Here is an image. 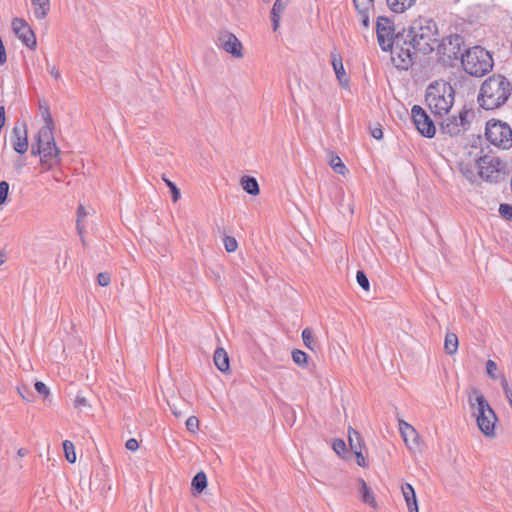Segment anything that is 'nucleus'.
Here are the masks:
<instances>
[{"label":"nucleus","instance_id":"obj_42","mask_svg":"<svg viewBox=\"0 0 512 512\" xmlns=\"http://www.w3.org/2000/svg\"><path fill=\"white\" fill-rule=\"evenodd\" d=\"M74 406L75 408L82 410L85 407H89V404L87 399L83 395L78 394L75 398Z\"/></svg>","mask_w":512,"mask_h":512},{"label":"nucleus","instance_id":"obj_59","mask_svg":"<svg viewBox=\"0 0 512 512\" xmlns=\"http://www.w3.org/2000/svg\"><path fill=\"white\" fill-rule=\"evenodd\" d=\"M214 352H219V353H222V352H226L224 348L222 347H218Z\"/></svg>","mask_w":512,"mask_h":512},{"label":"nucleus","instance_id":"obj_33","mask_svg":"<svg viewBox=\"0 0 512 512\" xmlns=\"http://www.w3.org/2000/svg\"><path fill=\"white\" fill-rule=\"evenodd\" d=\"M87 216V212L82 205H79L77 209V230L80 235L83 234L84 226L81 224L84 218Z\"/></svg>","mask_w":512,"mask_h":512},{"label":"nucleus","instance_id":"obj_20","mask_svg":"<svg viewBox=\"0 0 512 512\" xmlns=\"http://www.w3.org/2000/svg\"><path fill=\"white\" fill-rule=\"evenodd\" d=\"M33 14L38 20H43L50 11V0L31 1Z\"/></svg>","mask_w":512,"mask_h":512},{"label":"nucleus","instance_id":"obj_61","mask_svg":"<svg viewBox=\"0 0 512 512\" xmlns=\"http://www.w3.org/2000/svg\"><path fill=\"white\" fill-rule=\"evenodd\" d=\"M264 2H269L270 0H263Z\"/></svg>","mask_w":512,"mask_h":512},{"label":"nucleus","instance_id":"obj_57","mask_svg":"<svg viewBox=\"0 0 512 512\" xmlns=\"http://www.w3.org/2000/svg\"><path fill=\"white\" fill-rule=\"evenodd\" d=\"M5 262V255L0 252V266Z\"/></svg>","mask_w":512,"mask_h":512},{"label":"nucleus","instance_id":"obj_25","mask_svg":"<svg viewBox=\"0 0 512 512\" xmlns=\"http://www.w3.org/2000/svg\"><path fill=\"white\" fill-rule=\"evenodd\" d=\"M348 441H349L351 450L354 453L362 450V446H363L362 438H361L360 434L352 428H350L348 430Z\"/></svg>","mask_w":512,"mask_h":512},{"label":"nucleus","instance_id":"obj_53","mask_svg":"<svg viewBox=\"0 0 512 512\" xmlns=\"http://www.w3.org/2000/svg\"><path fill=\"white\" fill-rule=\"evenodd\" d=\"M18 390V393L20 394V396L26 400V401H31V399H29L28 397L25 396V392H28V388L26 386H21V387H18L17 388Z\"/></svg>","mask_w":512,"mask_h":512},{"label":"nucleus","instance_id":"obj_5","mask_svg":"<svg viewBox=\"0 0 512 512\" xmlns=\"http://www.w3.org/2000/svg\"><path fill=\"white\" fill-rule=\"evenodd\" d=\"M425 101L434 115L443 116L454 103V90L447 82H435L426 90Z\"/></svg>","mask_w":512,"mask_h":512},{"label":"nucleus","instance_id":"obj_27","mask_svg":"<svg viewBox=\"0 0 512 512\" xmlns=\"http://www.w3.org/2000/svg\"><path fill=\"white\" fill-rule=\"evenodd\" d=\"M329 164H330L331 168L334 170V172H336L340 175H345L348 172L345 164L343 163L341 158L337 155H334V154L331 155Z\"/></svg>","mask_w":512,"mask_h":512},{"label":"nucleus","instance_id":"obj_32","mask_svg":"<svg viewBox=\"0 0 512 512\" xmlns=\"http://www.w3.org/2000/svg\"><path fill=\"white\" fill-rule=\"evenodd\" d=\"M291 0H276L272 7L271 14H278L281 16L283 11L287 8Z\"/></svg>","mask_w":512,"mask_h":512},{"label":"nucleus","instance_id":"obj_55","mask_svg":"<svg viewBox=\"0 0 512 512\" xmlns=\"http://www.w3.org/2000/svg\"><path fill=\"white\" fill-rule=\"evenodd\" d=\"M461 171L466 176V178L472 179L473 172L470 169H468L467 167H464L463 165H461Z\"/></svg>","mask_w":512,"mask_h":512},{"label":"nucleus","instance_id":"obj_34","mask_svg":"<svg viewBox=\"0 0 512 512\" xmlns=\"http://www.w3.org/2000/svg\"><path fill=\"white\" fill-rule=\"evenodd\" d=\"M225 250L229 253L235 252L238 248L237 240L232 236H226L223 239Z\"/></svg>","mask_w":512,"mask_h":512},{"label":"nucleus","instance_id":"obj_7","mask_svg":"<svg viewBox=\"0 0 512 512\" xmlns=\"http://www.w3.org/2000/svg\"><path fill=\"white\" fill-rule=\"evenodd\" d=\"M485 136L494 146L507 150L512 147V129L500 120L491 119L486 123Z\"/></svg>","mask_w":512,"mask_h":512},{"label":"nucleus","instance_id":"obj_15","mask_svg":"<svg viewBox=\"0 0 512 512\" xmlns=\"http://www.w3.org/2000/svg\"><path fill=\"white\" fill-rule=\"evenodd\" d=\"M12 29L25 46L32 50L36 48L37 41L35 33L25 20L21 18L13 19Z\"/></svg>","mask_w":512,"mask_h":512},{"label":"nucleus","instance_id":"obj_2","mask_svg":"<svg viewBox=\"0 0 512 512\" xmlns=\"http://www.w3.org/2000/svg\"><path fill=\"white\" fill-rule=\"evenodd\" d=\"M467 397L469 407L472 410V415L476 418L479 430L485 436L493 437L498 420L496 413L479 389L475 387L469 388L467 390Z\"/></svg>","mask_w":512,"mask_h":512},{"label":"nucleus","instance_id":"obj_9","mask_svg":"<svg viewBox=\"0 0 512 512\" xmlns=\"http://www.w3.org/2000/svg\"><path fill=\"white\" fill-rule=\"evenodd\" d=\"M470 115L471 111L462 109L458 115L447 117L441 122V133L450 137L463 135L470 127Z\"/></svg>","mask_w":512,"mask_h":512},{"label":"nucleus","instance_id":"obj_21","mask_svg":"<svg viewBox=\"0 0 512 512\" xmlns=\"http://www.w3.org/2000/svg\"><path fill=\"white\" fill-rule=\"evenodd\" d=\"M388 8L394 13H404L416 3V0H386Z\"/></svg>","mask_w":512,"mask_h":512},{"label":"nucleus","instance_id":"obj_1","mask_svg":"<svg viewBox=\"0 0 512 512\" xmlns=\"http://www.w3.org/2000/svg\"><path fill=\"white\" fill-rule=\"evenodd\" d=\"M512 92V85L502 75H492L481 85L478 96L479 105L486 110L496 109L507 102Z\"/></svg>","mask_w":512,"mask_h":512},{"label":"nucleus","instance_id":"obj_44","mask_svg":"<svg viewBox=\"0 0 512 512\" xmlns=\"http://www.w3.org/2000/svg\"><path fill=\"white\" fill-rule=\"evenodd\" d=\"M35 390L44 397H47L49 395L48 387L41 381H37L35 383Z\"/></svg>","mask_w":512,"mask_h":512},{"label":"nucleus","instance_id":"obj_6","mask_svg":"<svg viewBox=\"0 0 512 512\" xmlns=\"http://www.w3.org/2000/svg\"><path fill=\"white\" fill-rule=\"evenodd\" d=\"M464 71L471 76L482 77L493 68L490 53L480 46H474L461 55Z\"/></svg>","mask_w":512,"mask_h":512},{"label":"nucleus","instance_id":"obj_11","mask_svg":"<svg viewBox=\"0 0 512 512\" xmlns=\"http://www.w3.org/2000/svg\"><path fill=\"white\" fill-rule=\"evenodd\" d=\"M413 122L421 135L432 138L436 133L433 121L427 113L418 105H414L411 110Z\"/></svg>","mask_w":512,"mask_h":512},{"label":"nucleus","instance_id":"obj_50","mask_svg":"<svg viewBox=\"0 0 512 512\" xmlns=\"http://www.w3.org/2000/svg\"><path fill=\"white\" fill-rule=\"evenodd\" d=\"M371 136L377 140H380L383 138V132L381 127H375L371 129Z\"/></svg>","mask_w":512,"mask_h":512},{"label":"nucleus","instance_id":"obj_52","mask_svg":"<svg viewBox=\"0 0 512 512\" xmlns=\"http://www.w3.org/2000/svg\"><path fill=\"white\" fill-rule=\"evenodd\" d=\"M49 72L51 74V76L55 79V80H59L61 75H60V71L55 67V66H52L49 68Z\"/></svg>","mask_w":512,"mask_h":512},{"label":"nucleus","instance_id":"obj_3","mask_svg":"<svg viewBox=\"0 0 512 512\" xmlns=\"http://www.w3.org/2000/svg\"><path fill=\"white\" fill-rule=\"evenodd\" d=\"M438 29L434 21L420 18L413 22L405 35L414 51L422 54L431 53L437 43Z\"/></svg>","mask_w":512,"mask_h":512},{"label":"nucleus","instance_id":"obj_60","mask_svg":"<svg viewBox=\"0 0 512 512\" xmlns=\"http://www.w3.org/2000/svg\"><path fill=\"white\" fill-rule=\"evenodd\" d=\"M292 352L300 353V352H302V351H301V350H299V349H294V350H292Z\"/></svg>","mask_w":512,"mask_h":512},{"label":"nucleus","instance_id":"obj_46","mask_svg":"<svg viewBox=\"0 0 512 512\" xmlns=\"http://www.w3.org/2000/svg\"><path fill=\"white\" fill-rule=\"evenodd\" d=\"M125 447L126 449H128L129 451H136L138 448H139V443L136 439L134 438H130L127 440L126 444H125Z\"/></svg>","mask_w":512,"mask_h":512},{"label":"nucleus","instance_id":"obj_23","mask_svg":"<svg viewBox=\"0 0 512 512\" xmlns=\"http://www.w3.org/2000/svg\"><path fill=\"white\" fill-rule=\"evenodd\" d=\"M241 186L244 191H246L250 195H258L259 194V185L257 180L254 177L244 176L241 178Z\"/></svg>","mask_w":512,"mask_h":512},{"label":"nucleus","instance_id":"obj_29","mask_svg":"<svg viewBox=\"0 0 512 512\" xmlns=\"http://www.w3.org/2000/svg\"><path fill=\"white\" fill-rule=\"evenodd\" d=\"M445 352H457L458 337L454 333H447L444 341Z\"/></svg>","mask_w":512,"mask_h":512},{"label":"nucleus","instance_id":"obj_24","mask_svg":"<svg viewBox=\"0 0 512 512\" xmlns=\"http://www.w3.org/2000/svg\"><path fill=\"white\" fill-rule=\"evenodd\" d=\"M213 362L222 373L230 372L229 354H213Z\"/></svg>","mask_w":512,"mask_h":512},{"label":"nucleus","instance_id":"obj_14","mask_svg":"<svg viewBox=\"0 0 512 512\" xmlns=\"http://www.w3.org/2000/svg\"><path fill=\"white\" fill-rule=\"evenodd\" d=\"M216 44L219 48L223 49L235 58L243 57V46L241 42L229 31H221L217 37Z\"/></svg>","mask_w":512,"mask_h":512},{"label":"nucleus","instance_id":"obj_17","mask_svg":"<svg viewBox=\"0 0 512 512\" xmlns=\"http://www.w3.org/2000/svg\"><path fill=\"white\" fill-rule=\"evenodd\" d=\"M401 436L409 449H415L419 442V435L415 428L404 420H399Z\"/></svg>","mask_w":512,"mask_h":512},{"label":"nucleus","instance_id":"obj_39","mask_svg":"<svg viewBox=\"0 0 512 512\" xmlns=\"http://www.w3.org/2000/svg\"><path fill=\"white\" fill-rule=\"evenodd\" d=\"M293 361L301 367H306L308 365V354H291Z\"/></svg>","mask_w":512,"mask_h":512},{"label":"nucleus","instance_id":"obj_35","mask_svg":"<svg viewBox=\"0 0 512 512\" xmlns=\"http://www.w3.org/2000/svg\"><path fill=\"white\" fill-rule=\"evenodd\" d=\"M499 214L502 218L512 222V206L509 204H500Z\"/></svg>","mask_w":512,"mask_h":512},{"label":"nucleus","instance_id":"obj_13","mask_svg":"<svg viewBox=\"0 0 512 512\" xmlns=\"http://www.w3.org/2000/svg\"><path fill=\"white\" fill-rule=\"evenodd\" d=\"M463 38L457 34L449 35L442 39L437 45L438 54L446 57L448 60L457 59L461 53Z\"/></svg>","mask_w":512,"mask_h":512},{"label":"nucleus","instance_id":"obj_51","mask_svg":"<svg viewBox=\"0 0 512 512\" xmlns=\"http://www.w3.org/2000/svg\"><path fill=\"white\" fill-rule=\"evenodd\" d=\"M280 18L281 16L278 14H271V20L273 25V30L276 31L280 24Z\"/></svg>","mask_w":512,"mask_h":512},{"label":"nucleus","instance_id":"obj_28","mask_svg":"<svg viewBox=\"0 0 512 512\" xmlns=\"http://www.w3.org/2000/svg\"><path fill=\"white\" fill-rule=\"evenodd\" d=\"M302 339L305 347L311 351H314L317 346L315 344V338L313 331L310 328H305L302 331Z\"/></svg>","mask_w":512,"mask_h":512},{"label":"nucleus","instance_id":"obj_37","mask_svg":"<svg viewBox=\"0 0 512 512\" xmlns=\"http://www.w3.org/2000/svg\"><path fill=\"white\" fill-rule=\"evenodd\" d=\"M185 424L189 432L196 433L199 429V420L196 416H190Z\"/></svg>","mask_w":512,"mask_h":512},{"label":"nucleus","instance_id":"obj_16","mask_svg":"<svg viewBox=\"0 0 512 512\" xmlns=\"http://www.w3.org/2000/svg\"><path fill=\"white\" fill-rule=\"evenodd\" d=\"M11 144L13 149L19 153L24 154L29 147L28 133L26 124L15 125L11 132Z\"/></svg>","mask_w":512,"mask_h":512},{"label":"nucleus","instance_id":"obj_19","mask_svg":"<svg viewBox=\"0 0 512 512\" xmlns=\"http://www.w3.org/2000/svg\"><path fill=\"white\" fill-rule=\"evenodd\" d=\"M401 491L409 512H419L416 493L413 486L409 483H405L401 486Z\"/></svg>","mask_w":512,"mask_h":512},{"label":"nucleus","instance_id":"obj_4","mask_svg":"<svg viewBox=\"0 0 512 512\" xmlns=\"http://www.w3.org/2000/svg\"><path fill=\"white\" fill-rule=\"evenodd\" d=\"M36 141L42 151L41 164L46 170L60 163V151L56 146L52 132V118L48 111L45 113V125L37 133Z\"/></svg>","mask_w":512,"mask_h":512},{"label":"nucleus","instance_id":"obj_40","mask_svg":"<svg viewBox=\"0 0 512 512\" xmlns=\"http://www.w3.org/2000/svg\"><path fill=\"white\" fill-rule=\"evenodd\" d=\"M9 192V184L6 181L0 182V205H2L7 197Z\"/></svg>","mask_w":512,"mask_h":512},{"label":"nucleus","instance_id":"obj_56","mask_svg":"<svg viewBox=\"0 0 512 512\" xmlns=\"http://www.w3.org/2000/svg\"><path fill=\"white\" fill-rule=\"evenodd\" d=\"M170 409L175 417H180L182 415L181 411H179L176 407L170 406Z\"/></svg>","mask_w":512,"mask_h":512},{"label":"nucleus","instance_id":"obj_54","mask_svg":"<svg viewBox=\"0 0 512 512\" xmlns=\"http://www.w3.org/2000/svg\"><path fill=\"white\" fill-rule=\"evenodd\" d=\"M31 154L34 156L40 155V157H42V151L37 143H36V145H34V144L32 145Z\"/></svg>","mask_w":512,"mask_h":512},{"label":"nucleus","instance_id":"obj_30","mask_svg":"<svg viewBox=\"0 0 512 512\" xmlns=\"http://www.w3.org/2000/svg\"><path fill=\"white\" fill-rule=\"evenodd\" d=\"M63 450H64L66 460L69 463H74L76 461V453H75L74 444L69 440H65L63 442Z\"/></svg>","mask_w":512,"mask_h":512},{"label":"nucleus","instance_id":"obj_58","mask_svg":"<svg viewBox=\"0 0 512 512\" xmlns=\"http://www.w3.org/2000/svg\"><path fill=\"white\" fill-rule=\"evenodd\" d=\"M18 455H19V456H24V455H26V450H25V449H23V448L19 449V450H18Z\"/></svg>","mask_w":512,"mask_h":512},{"label":"nucleus","instance_id":"obj_10","mask_svg":"<svg viewBox=\"0 0 512 512\" xmlns=\"http://www.w3.org/2000/svg\"><path fill=\"white\" fill-rule=\"evenodd\" d=\"M377 41L383 51H388L396 40L393 23L387 17H378L376 24Z\"/></svg>","mask_w":512,"mask_h":512},{"label":"nucleus","instance_id":"obj_45","mask_svg":"<svg viewBox=\"0 0 512 512\" xmlns=\"http://www.w3.org/2000/svg\"><path fill=\"white\" fill-rule=\"evenodd\" d=\"M497 370V365L494 361L492 360H488L487 363H486V371H487V374L492 378V379H495L496 376L494 374V372Z\"/></svg>","mask_w":512,"mask_h":512},{"label":"nucleus","instance_id":"obj_43","mask_svg":"<svg viewBox=\"0 0 512 512\" xmlns=\"http://www.w3.org/2000/svg\"><path fill=\"white\" fill-rule=\"evenodd\" d=\"M333 450L338 454L341 455V453L346 451V444L341 439H336L333 442Z\"/></svg>","mask_w":512,"mask_h":512},{"label":"nucleus","instance_id":"obj_22","mask_svg":"<svg viewBox=\"0 0 512 512\" xmlns=\"http://www.w3.org/2000/svg\"><path fill=\"white\" fill-rule=\"evenodd\" d=\"M358 483H359V490L361 493V500L364 503L371 505L372 507H376V501H375L374 494L372 493L371 489L368 487L365 480L362 478H359Z\"/></svg>","mask_w":512,"mask_h":512},{"label":"nucleus","instance_id":"obj_49","mask_svg":"<svg viewBox=\"0 0 512 512\" xmlns=\"http://www.w3.org/2000/svg\"><path fill=\"white\" fill-rule=\"evenodd\" d=\"M355 456H356V461H357V464L360 466V467H366L367 466V463H366V460L362 454V450L361 451H358L356 453H354Z\"/></svg>","mask_w":512,"mask_h":512},{"label":"nucleus","instance_id":"obj_36","mask_svg":"<svg viewBox=\"0 0 512 512\" xmlns=\"http://www.w3.org/2000/svg\"><path fill=\"white\" fill-rule=\"evenodd\" d=\"M356 280L362 289H364L365 291L369 290L370 283H369V280H368L366 274L363 271H357Z\"/></svg>","mask_w":512,"mask_h":512},{"label":"nucleus","instance_id":"obj_18","mask_svg":"<svg viewBox=\"0 0 512 512\" xmlns=\"http://www.w3.org/2000/svg\"><path fill=\"white\" fill-rule=\"evenodd\" d=\"M331 63H332L333 70L335 72V75H336L340 85L342 87H347L349 81L346 76V72H345V69L343 66L341 56L336 52H332L331 53Z\"/></svg>","mask_w":512,"mask_h":512},{"label":"nucleus","instance_id":"obj_41","mask_svg":"<svg viewBox=\"0 0 512 512\" xmlns=\"http://www.w3.org/2000/svg\"><path fill=\"white\" fill-rule=\"evenodd\" d=\"M110 281H111L110 274H108L106 272H101L97 276V282L102 287L108 286Z\"/></svg>","mask_w":512,"mask_h":512},{"label":"nucleus","instance_id":"obj_48","mask_svg":"<svg viewBox=\"0 0 512 512\" xmlns=\"http://www.w3.org/2000/svg\"><path fill=\"white\" fill-rule=\"evenodd\" d=\"M360 18H361V23L364 27H369V24H370V20H369V11H365V12H358Z\"/></svg>","mask_w":512,"mask_h":512},{"label":"nucleus","instance_id":"obj_38","mask_svg":"<svg viewBox=\"0 0 512 512\" xmlns=\"http://www.w3.org/2000/svg\"><path fill=\"white\" fill-rule=\"evenodd\" d=\"M163 180L166 183V185L169 187V189H170V191L172 193L173 201L177 202L178 199L180 198V191H179V189L177 188V186L172 181H170L169 179H166L164 176H163Z\"/></svg>","mask_w":512,"mask_h":512},{"label":"nucleus","instance_id":"obj_8","mask_svg":"<svg viewBox=\"0 0 512 512\" xmlns=\"http://www.w3.org/2000/svg\"><path fill=\"white\" fill-rule=\"evenodd\" d=\"M391 51V60L396 68L406 70L413 63V47L410 44L405 32L398 33Z\"/></svg>","mask_w":512,"mask_h":512},{"label":"nucleus","instance_id":"obj_31","mask_svg":"<svg viewBox=\"0 0 512 512\" xmlns=\"http://www.w3.org/2000/svg\"><path fill=\"white\" fill-rule=\"evenodd\" d=\"M358 12L370 11L373 8V0H353Z\"/></svg>","mask_w":512,"mask_h":512},{"label":"nucleus","instance_id":"obj_12","mask_svg":"<svg viewBox=\"0 0 512 512\" xmlns=\"http://www.w3.org/2000/svg\"><path fill=\"white\" fill-rule=\"evenodd\" d=\"M479 176L486 181H495L499 177L501 161L495 156L481 157L478 162Z\"/></svg>","mask_w":512,"mask_h":512},{"label":"nucleus","instance_id":"obj_47","mask_svg":"<svg viewBox=\"0 0 512 512\" xmlns=\"http://www.w3.org/2000/svg\"><path fill=\"white\" fill-rule=\"evenodd\" d=\"M502 386H503V390H504V393L506 395V398L512 408V390L510 389L508 383L506 381H504L502 383Z\"/></svg>","mask_w":512,"mask_h":512},{"label":"nucleus","instance_id":"obj_26","mask_svg":"<svg viewBox=\"0 0 512 512\" xmlns=\"http://www.w3.org/2000/svg\"><path fill=\"white\" fill-rule=\"evenodd\" d=\"M207 486V477L204 472H198L192 479V487L197 493H201Z\"/></svg>","mask_w":512,"mask_h":512}]
</instances>
